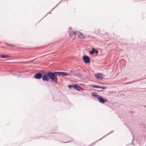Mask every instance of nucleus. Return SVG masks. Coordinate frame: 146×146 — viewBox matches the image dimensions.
<instances>
[{"mask_svg":"<svg viewBox=\"0 0 146 146\" xmlns=\"http://www.w3.org/2000/svg\"><path fill=\"white\" fill-rule=\"evenodd\" d=\"M92 95L94 97H96L97 99H98V97H99L100 96L97 94H93Z\"/></svg>","mask_w":146,"mask_h":146,"instance_id":"9d476101","label":"nucleus"},{"mask_svg":"<svg viewBox=\"0 0 146 146\" xmlns=\"http://www.w3.org/2000/svg\"><path fill=\"white\" fill-rule=\"evenodd\" d=\"M33 60H31L30 61V62H32V61H33Z\"/></svg>","mask_w":146,"mask_h":146,"instance_id":"2eb2a0df","label":"nucleus"},{"mask_svg":"<svg viewBox=\"0 0 146 146\" xmlns=\"http://www.w3.org/2000/svg\"><path fill=\"white\" fill-rule=\"evenodd\" d=\"M73 86H72V85H68V87L69 88H71Z\"/></svg>","mask_w":146,"mask_h":146,"instance_id":"4468645a","label":"nucleus"},{"mask_svg":"<svg viewBox=\"0 0 146 146\" xmlns=\"http://www.w3.org/2000/svg\"><path fill=\"white\" fill-rule=\"evenodd\" d=\"M6 45H7V46H14L13 45L9 44L8 43L6 44Z\"/></svg>","mask_w":146,"mask_h":146,"instance_id":"f8f14e48","label":"nucleus"},{"mask_svg":"<svg viewBox=\"0 0 146 146\" xmlns=\"http://www.w3.org/2000/svg\"><path fill=\"white\" fill-rule=\"evenodd\" d=\"M100 86H98L94 85L93 86V87L100 88Z\"/></svg>","mask_w":146,"mask_h":146,"instance_id":"9b49d317","label":"nucleus"},{"mask_svg":"<svg viewBox=\"0 0 146 146\" xmlns=\"http://www.w3.org/2000/svg\"><path fill=\"white\" fill-rule=\"evenodd\" d=\"M70 75V73L64 72H45L42 77V80L43 81H48L50 79L52 82L57 84L58 83L57 76H65Z\"/></svg>","mask_w":146,"mask_h":146,"instance_id":"f257e3e1","label":"nucleus"},{"mask_svg":"<svg viewBox=\"0 0 146 146\" xmlns=\"http://www.w3.org/2000/svg\"><path fill=\"white\" fill-rule=\"evenodd\" d=\"M72 87L74 88L75 89L79 91H80L82 89V88L81 87L78 86L76 84L73 86Z\"/></svg>","mask_w":146,"mask_h":146,"instance_id":"0eeeda50","label":"nucleus"},{"mask_svg":"<svg viewBox=\"0 0 146 146\" xmlns=\"http://www.w3.org/2000/svg\"><path fill=\"white\" fill-rule=\"evenodd\" d=\"M98 99L100 102L102 103H104V102L107 101L106 100H105L100 96L99 97H98Z\"/></svg>","mask_w":146,"mask_h":146,"instance_id":"423d86ee","label":"nucleus"},{"mask_svg":"<svg viewBox=\"0 0 146 146\" xmlns=\"http://www.w3.org/2000/svg\"><path fill=\"white\" fill-rule=\"evenodd\" d=\"M106 87L104 86H100V88H102L104 89H106Z\"/></svg>","mask_w":146,"mask_h":146,"instance_id":"ddd939ff","label":"nucleus"},{"mask_svg":"<svg viewBox=\"0 0 146 146\" xmlns=\"http://www.w3.org/2000/svg\"><path fill=\"white\" fill-rule=\"evenodd\" d=\"M83 58L84 62L86 63H89L90 62L89 57L87 56H83Z\"/></svg>","mask_w":146,"mask_h":146,"instance_id":"20e7f679","label":"nucleus"},{"mask_svg":"<svg viewBox=\"0 0 146 146\" xmlns=\"http://www.w3.org/2000/svg\"><path fill=\"white\" fill-rule=\"evenodd\" d=\"M69 34L70 36H74V37L76 36L77 35L80 38H81L84 37L83 35L81 33L79 32H78L77 33L76 32L73 33H69Z\"/></svg>","mask_w":146,"mask_h":146,"instance_id":"f03ea898","label":"nucleus"},{"mask_svg":"<svg viewBox=\"0 0 146 146\" xmlns=\"http://www.w3.org/2000/svg\"><path fill=\"white\" fill-rule=\"evenodd\" d=\"M42 75L41 73H38L36 74L35 76V78L36 79H40L42 76Z\"/></svg>","mask_w":146,"mask_h":146,"instance_id":"39448f33","label":"nucleus"},{"mask_svg":"<svg viewBox=\"0 0 146 146\" xmlns=\"http://www.w3.org/2000/svg\"><path fill=\"white\" fill-rule=\"evenodd\" d=\"M95 76L98 80H102L103 78V76L102 74L98 73L96 74Z\"/></svg>","mask_w":146,"mask_h":146,"instance_id":"7ed1b4c3","label":"nucleus"},{"mask_svg":"<svg viewBox=\"0 0 146 146\" xmlns=\"http://www.w3.org/2000/svg\"><path fill=\"white\" fill-rule=\"evenodd\" d=\"M9 56L8 55H1L0 56V58H8Z\"/></svg>","mask_w":146,"mask_h":146,"instance_id":"1a4fd4ad","label":"nucleus"},{"mask_svg":"<svg viewBox=\"0 0 146 146\" xmlns=\"http://www.w3.org/2000/svg\"><path fill=\"white\" fill-rule=\"evenodd\" d=\"M94 53H95L96 54H98V51L97 50H96L95 49L93 48L92 50L90 52V54H93Z\"/></svg>","mask_w":146,"mask_h":146,"instance_id":"6e6552de","label":"nucleus"}]
</instances>
